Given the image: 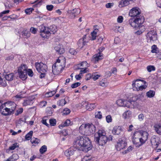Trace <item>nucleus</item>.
Instances as JSON below:
<instances>
[{
  "mask_svg": "<svg viewBox=\"0 0 161 161\" xmlns=\"http://www.w3.org/2000/svg\"><path fill=\"white\" fill-rule=\"evenodd\" d=\"M126 142L125 138L120 139L117 144L115 146L116 148L118 151H120L125 148L126 146Z\"/></svg>",
  "mask_w": 161,
  "mask_h": 161,
  "instance_id": "nucleus-8",
  "label": "nucleus"
},
{
  "mask_svg": "<svg viewBox=\"0 0 161 161\" xmlns=\"http://www.w3.org/2000/svg\"><path fill=\"white\" fill-rule=\"evenodd\" d=\"M30 31L32 34H35L37 31V29L33 27H31L30 29Z\"/></svg>",
  "mask_w": 161,
  "mask_h": 161,
  "instance_id": "nucleus-55",
  "label": "nucleus"
},
{
  "mask_svg": "<svg viewBox=\"0 0 161 161\" xmlns=\"http://www.w3.org/2000/svg\"><path fill=\"white\" fill-rule=\"evenodd\" d=\"M40 35L43 38H48L50 35L51 33L48 30V27H46L43 25L39 26Z\"/></svg>",
  "mask_w": 161,
  "mask_h": 161,
  "instance_id": "nucleus-6",
  "label": "nucleus"
},
{
  "mask_svg": "<svg viewBox=\"0 0 161 161\" xmlns=\"http://www.w3.org/2000/svg\"><path fill=\"white\" fill-rule=\"evenodd\" d=\"M146 81L139 79H137L135 81H133L132 86L134 90L139 91L140 90H142L143 89H145L147 86L143 85V84H145Z\"/></svg>",
  "mask_w": 161,
  "mask_h": 161,
  "instance_id": "nucleus-4",
  "label": "nucleus"
},
{
  "mask_svg": "<svg viewBox=\"0 0 161 161\" xmlns=\"http://www.w3.org/2000/svg\"><path fill=\"white\" fill-rule=\"evenodd\" d=\"M65 66V58L58 59L56 62L53 65L52 72L54 75H57L62 71Z\"/></svg>",
  "mask_w": 161,
  "mask_h": 161,
  "instance_id": "nucleus-3",
  "label": "nucleus"
},
{
  "mask_svg": "<svg viewBox=\"0 0 161 161\" xmlns=\"http://www.w3.org/2000/svg\"><path fill=\"white\" fill-rule=\"evenodd\" d=\"M140 132L136 131L134 133L133 136L132 141L133 143L137 146H141V140L140 138Z\"/></svg>",
  "mask_w": 161,
  "mask_h": 161,
  "instance_id": "nucleus-9",
  "label": "nucleus"
},
{
  "mask_svg": "<svg viewBox=\"0 0 161 161\" xmlns=\"http://www.w3.org/2000/svg\"><path fill=\"white\" fill-rule=\"evenodd\" d=\"M125 104L124 107H126L127 108H129L131 104V102L127 101L126 100H125Z\"/></svg>",
  "mask_w": 161,
  "mask_h": 161,
  "instance_id": "nucleus-50",
  "label": "nucleus"
},
{
  "mask_svg": "<svg viewBox=\"0 0 161 161\" xmlns=\"http://www.w3.org/2000/svg\"><path fill=\"white\" fill-rule=\"evenodd\" d=\"M19 158V156L17 154H13L12 156L8 158L6 161H15Z\"/></svg>",
  "mask_w": 161,
  "mask_h": 161,
  "instance_id": "nucleus-28",
  "label": "nucleus"
},
{
  "mask_svg": "<svg viewBox=\"0 0 161 161\" xmlns=\"http://www.w3.org/2000/svg\"><path fill=\"white\" fill-rule=\"evenodd\" d=\"M34 99L35 97H32L29 98L26 100H24L23 103V106H26L28 105H31L33 103V100Z\"/></svg>",
  "mask_w": 161,
  "mask_h": 161,
  "instance_id": "nucleus-23",
  "label": "nucleus"
},
{
  "mask_svg": "<svg viewBox=\"0 0 161 161\" xmlns=\"http://www.w3.org/2000/svg\"><path fill=\"white\" fill-rule=\"evenodd\" d=\"M79 65H80V66L82 67L79 68L80 69H84L85 68H87V67L89 66V64L87 63L86 61L82 62V63H80Z\"/></svg>",
  "mask_w": 161,
  "mask_h": 161,
  "instance_id": "nucleus-34",
  "label": "nucleus"
},
{
  "mask_svg": "<svg viewBox=\"0 0 161 161\" xmlns=\"http://www.w3.org/2000/svg\"><path fill=\"white\" fill-rule=\"evenodd\" d=\"M27 67L25 64H21L18 68V72L19 77L23 80H25L27 78Z\"/></svg>",
  "mask_w": 161,
  "mask_h": 161,
  "instance_id": "nucleus-5",
  "label": "nucleus"
},
{
  "mask_svg": "<svg viewBox=\"0 0 161 161\" xmlns=\"http://www.w3.org/2000/svg\"><path fill=\"white\" fill-rule=\"evenodd\" d=\"M147 69L149 72H151L152 71H154L155 69V67L152 65L148 66L147 67Z\"/></svg>",
  "mask_w": 161,
  "mask_h": 161,
  "instance_id": "nucleus-48",
  "label": "nucleus"
},
{
  "mask_svg": "<svg viewBox=\"0 0 161 161\" xmlns=\"http://www.w3.org/2000/svg\"><path fill=\"white\" fill-rule=\"evenodd\" d=\"M122 131L121 126H116L114 127L112 132L114 135H119L120 134Z\"/></svg>",
  "mask_w": 161,
  "mask_h": 161,
  "instance_id": "nucleus-22",
  "label": "nucleus"
},
{
  "mask_svg": "<svg viewBox=\"0 0 161 161\" xmlns=\"http://www.w3.org/2000/svg\"><path fill=\"white\" fill-rule=\"evenodd\" d=\"M35 66L37 70L40 73L46 72L47 70V65L42 62L36 63Z\"/></svg>",
  "mask_w": 161,
  "mask_h": 161,
  "instance_id": "nucleus-7",
  "label": "nucleus"
},
{
  "mask_svg": "<svg viewBox=\"0 0 161 161\" xmlns=\"http://www.w3.org/2000/svg\"><path fill=\"white\" fill-rule=\"evenodd\" d=\"M74 153V151L72 148H70L67 150L64 153L66 156L68 157L73 155Z\"/></svg>",
  "mask_w": 161,
  "mask_h": 161,
  "instance_id": "nucleus-31",
  "label": "nucleus"
},
{
  "mask_svg": "<svg viewBox=\"0 0 161 161\" xmlns=\"http://www.w3.org/2000/svg\"><path fill=\"white\" fill-rule=\"evenodd\" d=\"M49 123L51 126H54L56 124V121L55 119H50L49 120Z\"/></svg>",
  "mask_w": 161,
  "mask_h": 161,
  "instance_id": "nucleus-53",
  "label": "nucleus"
},
{
  "mask_svg": "<svg viewBox=\"0 0 161 161\" xmlns=\"http://www.w3.org/2000/svg\"><path fill=\"white\" fill-rule=\"evenodd\" d=\"M147 38L148 40L154 41L157 39L156 32L154 30L151 31L147 34Z\"/></svg>",
  "mask_w": 161,
  "mask_h": 161,
  "instance_id": "nucleus-10",
  "label": "nucleus"
},
{
  "mask_svg": "<svg viewBox=\"0 0 161 161\" xmlns=\"http://www.w3.org/2000/svg\"><path fill=\"white\" fill-rule=\"evenodd\" d=\"M57 53L61 54H63L65 52L64 49L62 45L58 44L56 45L55 48Z\"/></svg>",
  "mask_w": 161,
  "mask_h": 161,
  "instance_id": "nucleus-18",
  "label": "nucleus"
},
{
  "mask_svg": "<svg viewBox=\"0 0 161 161\" xmlns=\"http://www.w3.org/2000/svg\"><path fill=\"white\" fill-rule=\"evenodd\" d=\"M141 14V10L137 7H135L131 9L130 11L129 15L131 17H138Z\"/></svg>",
  "mask_w": 161,
  "mask_h": 161,
  "instance_id": "nucleus-11",
  "label": "nucleus"
},
{
  "mask_svg": "<svg viewBox=\"0 0 161 161\" xmlns=\"http://www.w3.org/2000/svg\"><path fill=\"white\" fill-rule=\"evenodd\" d=\"M69 130H63L60 133L61 135L64 136H66L69 133Z\"/></svg>",
  "mask_w": 161,
  "mask_h": 161,
  "instance_id": "nucleus-46",
  "label": "nucleus"
},
{
  "mask_svg": "<svg viewBox=\"0 0 161 161\" xmlns=\"http://www.w3.org/2000/svg\"><path fill=\"white\" fill-rule=\"evenodd\" d=\"M155 94V92L154 91L150 90L147 93L146 95L148 97L151 98L154 96Z\"/></svg>",
  "mask_w": 161,
  "mask_h": 161,
  "instance_id": "nucleus-36",
  "label": "nucleus"
},
{
  "mask_svg": "<svg viewBox=\"0 0 161 161\" xmlns=\"http://www.w3.org/2000/svg\"><path fill=\"white\" fill-rule=\"evenodd\" d=\"M33 133L32 131H31L26 134L25 136V139L27 140H30L32 136Z\"/></svg>",
  "mask_w": 161,
  "mask_h": 161,
  "instance_id": "nucleus-42",
  "label": "nucleus"
},
{
  "mask_svg": "<svg viewBox=\"0 0 161 161\" xmlns=\"http://www.w3.org/2000/svg\"><path fill=\"white\" fill-rule=\"evenodd\" d=\"M0 112L2 114L4 115H8L12 114L11 112L9 111L8 108L6 107L5 103L3 104L1 107Z\"/></svg>",
  "mask_w": 161,
  "mask_h": 161,
  "instance_id": "nucleus-14",
  "label": "nucleus"
},
{
  "mask_svg": "<svg viewBox=\"0 0 161 161\" xmlns=\"http://www.w3.org/2000/svg\"><path fill=\"white\" fill-rule=\"evenodd\" d=\"M95 130L96 127L92 124H82L79 127L80 132L86 136L93 134Z\"/></svg>",
  "mask_w": 161,
  "mask_h": 161,
  "instance_id": "nucleus-2",
  "label": "nucleus"
},
{
  "mask_svg": "<svg viewBox=\"0 0 161 161\" xmlns=\"http://www.w3.org/2000/svg\"><path fill=\"white\" fill-rule=\"evenodd\" d=\"M69 52L72 55H75L77 53V52L73 48H70L69 50Z\"/></svg>",
  "mask_w": 161,
  "mask_h": 161,
  "instance_id": "nucleus-60",
  "label": "nucleus"
},
{
  "mask_svg": "<svg viewBox=\"0 0 161 161\" xmlns=\"http://www.w3.org/2000/svg\"><path fill=\"white\" fill-rule=\"evenodd\" d=\"M144 115L143 114H141L138 116V119L140 121H142L144 118Z\"/></svg>",
  "mask_w": 161,
  "mask_h": 161,
  "instance_id": "nucleus-59",
  "label": "nucleus"
},
{
  "mask_svg": "<svg viewBox=\"0 0 161 161\" xmlns=\"http://www.w3.org/2000/svg\"><path fill=\"white\" fill-rule=\"evenodd\" d=\"M106 121L108 123H111L112 121V117L110 115H109L106 116Z\"/></svg>",
  "mask_w": 161,
  "mask_h": 161,
  "instance_id": "nucleus-52",
  "label": "nucleus"
},
{
  "mask_svg": "<svg viewBox=\"0 0 161 161\" xmlns=\"http://www.w3.org/2000/svg\"><path fill=\"white\" fill-rule=\"evenodd\" d=\"M103 58V56L102 53H97L93 56L92 60L93 62L96 63Z\"/></svg>",
  "mask_w": 161,
  "mask_h": 161,
  "instance_id": "nucleus-20",
  "label": "nucleus"
},
{
  "mask_svg": "<svg viewBox=\"0 0 161 161\" xmlns=\"http://www.w3.org/2000/svg\"><path fill=\"white\" fill-rule=\"evenodd\" d=\"M86 36H84L82 38L80 39L77 42L79 48L80 49L82 48L86 44Z\"/></svg>",
  "mask_w": 161,
  "mask_h": 161,
  "instance_id": "nucleus-19",
  "label": "nucleus"
},
{
  "mask_svg": "<svg viewBox=\"0 0 161 161\" xmlns=\"http://www.w3.org/2000/svg\"><path fill=\"white\" fill-rule=\"evenodd\" d=\"M151 142L153 147L154 148H156L158 147L159 142L157 141L156 138L152 137L151 139Z\"/></svg>",
  "mask_w": 161,
  "mask_h": 161,
  "instance_id": "nucleus-24",
  "label": "nucleus"
},
{
  "mask_svg": "<svg viewBox=\"0 0 161 161\" xmlns=\"http://www.w3.org/2000/svg\"><path fill=\"white\" fill-rule=\"evenodd\" d=\"M14 75L13 73H10L5 75V78L8 81H11L13 80Z\"/></svg>",
  "mask_w": 161,
  "mask_h": 161,
  "instance_id": "nucleus-33",
  "label": "nucleus"
},
{
  "mask_svg": "<svg viewBox=\"0 0 161 161\" xmlns=\"http://www.w3.org/2000/svg\"><path fill=\"white\" fill-rule=\"evenodd\" d=\"M73 123L71 122L69 119H67L64 123H63L59 126V127L60 128H61V127H63L68 126L69 125H72Z\"/></svg>",
  "mask_w": 161,
  "mask_h": 161,
  "instance_id": "nucleus-25",
  "label": "nucleus"
},
{
  "mask_svg": "<svg viewBox=\"0 0 161 161\" xmlns=\"http://www.w3.org/2000/svg\"><path fill=\"white\" fill-rule=\"evenodd\" d=\"M23 35L25 37V38H28L30 36L31 33L30 32L27 30H25V31H23Z\"/></svg>",
  "mask_w": 161,
  "mask_h": 161,
  "instance_id": "nucleus-45",
  "label": "nucleus"
},
{
  "mask_svg": "<svg viewBox=\"0 0 161 161\" xmlns=\"http://www.w3.org/2000/svg\"><path fill=\"white\" fill-rule=\"evenodd\" d=\"M56 93V92L55 91L47 92L45 94V96L46 97H50L53 96Z\"/></svg>",
  "mask_w": 161,
  "mask_h": 161,
  "instance_id": "nucleus-39",
  "label": "nucleus"
},
{
  "mask_svg": "<svg viewBox=\"0 0 161 161\" xmlns=\"http://www.w3.org/2000/svg\"><path fill=\"white\" fill-rule=\"evenodd\" d=\"M105 131L102 129L99 130L94 135L95 140H98L99 138L107 136Z\"/></svg>",
  "mask_w": 161,
  "mask_h": 161,
  "instance_id": "nucleus-16",
  "label": "nucleus"
},
{
  "mask_svg": "<svg viewBox=\"0 0 161 161\" xmlns=\"http://www.w3.org/2000/svg\"><path fill=\"white\" fill-rule=\"evenodd\" d=\"M140 132V138L141 140V145H142L147 140L148 134L147 132L145 131H142Z\"/></svg>",
  "mask_w": 161,
  "mask_h": 161,
  "instance_id": "nucleus-13",
  "label": "nucleus"
},
{
  "mask_svg": "<svg viewBox=\"0 0 161 161\" xmlns=\"http://www.w3.org/2000/svg\"><path fill=\"white\" fill-rule=\"evenodd\" d=\"M34 9L32 8H29L25 10V12L27 14H30L31 13Z\"/></svg>",
  "mask_w": 161,
  "mask_h": 161,
  "instance_id": "nucleus-56",
  "label": "nucleus"
},
{
  "mask_svg": "<svg viewBox=\"0 0 161 161\" xmlns=\"http://www.w3.org/2000/svg\"><path fill=\"white\" fill-rule=\"evenodd\" d=\"M23 108H19L16 111V112L15 114V115H18L19 114H21L23 112Z\"/></svg>",
  "mask_w": 161,
  "mask_h": 161,
  "instance_id": "nucleus-64",
  "label": "nucleus"
},
{
  "mask_svg": "<svg viewBox=\"0 0 161 161\" xmlns=\"http://www.w3.org/2000/svg\"><path fill=\"white\" fill-rule=\"evenodd\" d=\"M97 32L94 31L91 33V35L92 36V40H94L96 39L97 36Z\"/></svg>",
  "mask_w": 161,
  "mask_h": 161,
  "instance_id": "nucleus-57",
  "label": "nucleus"
},
{
  "mask_svg": "<svg viewBox=\"0 0 161 161\" xmlns=\"http://www.w3.org/2000/svg\"><path fill=\"white\" fill-rule=\"evenodd\" d=\"M97 105V104L96 103L88 104L86 106V108L87 110L91 111L94 109Z\"/></svg>",
  "mask_w": 161,
  "mask_h": 161,
  "instance_id": "nucleus-27",
  "label": "nucleus"
},
{
  "mask_svg": "<svg viewBox=\"0 0 161 161\" xmlns=\"http://www.w3.org/2000/svg\"><path fill=\"white\" fill-rule=\"evenodd\" d=\"M123 27L116 25L114 29V31L116 32H121L123 31Z\"/></svg>",
  "mask_w": 161,
  "mask_h": 161,
  "instance_id": "nucleus-43",
  "label": "nucleus"
},
{
  "mask_svg": "<svg viewBox=\"0 0 161 161\" xmlns=\"http://www.w3.org/2000/svg\"><path fill=\"white\" fill-rule=\"evenodd\" d=\"M129 24L130 25L134 28H139V25L135 21V19H130L129 20Z\"/></svg>",
  "mask_w": 161,
  "mask_h": 161,
  "instance_id": "nucleus-26",
  "label": "nucleus"
},
{
  "mask_svg": "<svg viewBox=\"0 0 161 161\" xmlns=\"http://www.w3.org/2000/svg\"><path fill=\"white\" fill-rule=\"evenodd\" d=\"M130 1L128 0H125V1H121L119 3V7H122L129 5L130 4Z\"/></svg>",
  "mask_w": 161,
  "mask_h": 161,
  "instance_id": "nucleus-30",
  "label": "nucleus"
},
{
  "mask_svg": "<svg viewBox=\"0 0 161 161\" xmlns=\"http://www.w3.org/2000/svg\"><path fill=\"white\" fill-rule=\"evenodd\" d=\"M95 140L97 143L99 144V145L103 146L105 145L108 141V137L107 136H105L101 137L99 138L98 140L96 139Z\"/></svg>",
  "mask_w": 161,
  "mask_h": 161,
  "instance_id": "nucleus-17",
  "label": "nucleus"
},
{
  "mask_svg": "<svg viewBox=\"0 0 161 161\" xmlns=\"http://www.w3.org/2000/svg\"><path fill=\"white\" fill-rule=\"evenodd\" d=\"M125 100L121 99L118 100L116 101V103L118 105L120 106H124L125 104Z\"/></svg>",
  "mask_w": 161,
  "mask_h": 161,
  "instance_id": "nucleus-41",
  "label": "nucleus"
},
{
  "mask_svg": "<svg viewBox=\"0 0 161 161\" xmlns=\"http://www.w3.org/2000/svg\"><path fill=\"white\" fill-rule=\"evenodd\" d=\"M99 85L102 86L104 87L107 85V83L104 80H102L100 82Z\"/></svg>",
  "mask_w": 161,
  "mask_h": 161,
  "instance_id": "nucleus-63",
  "label": "nucleus"
},
{
  "mask_svg": "<svg viewBox=\"0 0 161 161\" xmlns=\"http://www.w3.org/2000/svg\"><path fill=\"white\" fill-rule=\"evenodd\" d=\"M154 130L157 134L161 135V125L155 124L154 126Z\"/></svg>",
  "mask_w": 161,
  "mask_h": 161,
  "instance_id": "nucleus-29",
  "label": "nucleus"
},
{
  "mask_svg": "<svg viewBox=\"0 0 161 161\" xmlns=\"http://www.w3.org/2000/svg\"><path fill=\"white\" fill-rule=\"evenodd\" d=\"M47 118V117L46 116L43 117V118L42 119V122L43 124L46 125V126L47 127H49V125L48 124H47L46 122L47 120V119H46V118Z\"/></svg>",
  "mask_w": 161,
  "mask_h": 161,
  "instance_id": "nucleus-49",
  "label": "nucleus"
},
{
  "mask_svg": "<svg viewBox=\"0 0 161 161\" xmlns=\"http://www.w3.org/2000/svg\"><path fill=\"white\" fill-rule=\"evenodd\" d=\"M135 21H136V23L139 25V28L142 26V25L144 21V18L142 16L137 17L135 19Z\"/></svg>",
  "mask_w": 161,
  "mask_h": 161,
  "instance_id": "nucleus-21",
  "label": "nucleus"
},
{
  "mask_svg": "<svg viewBox=\"0 0 161 161\" xmlns=\"http://www.w3.org/2000/svg\"><path fill=\"white\" fill-rule=\"evenodd\" d=\"M0 85L3 86H7V83L5 80H3V79L0 77Z\"/></svg>",
  "mask_w": 161,
  "mask_h": 161,
  "instance_id": "nucleus-51",
  "label": "nucleus"
},
{
  "mask_svg": "<svg viewBox=\"0 0 161 161\" xmlns=\"http://www.w3.org/2000/svg\"><path fill=\"white\" fill-rule=\"evenodd\" d=\"M70 112V110L69 109L66 108H64V110L63 111V114L65 115H67L69 114Z\"/></svg>",
  "mask_w": 161,
  "mask_h": 161,
  "instance_id": "nucleus-58",
  "label": "nucleus"
},
{
  "mask_svg": "<svg viewBox=\"0 0 161 161\" xmlns=\"http://www.w3.org/2000/svg\"><path fill=\"white\" fill-rule=\"evenodd\" d=\"M47 146L46 145H43L40 148L39 151L41 154H43L47 151Z\"/></svg>",
  "mask_w": 161,
  "mask_h": 161,
  "instance_id": "nucleus-44",
  "label": "nucleus"
},
{
  "mask_svg": "<svg viewBox=\"0 0 161 161\" xmlns=\"http://www.w3.org/2000/svg\"><path fill=\"white\" fill-rule=\"evenodd\" d=\"M131 114V112L130 111H127L124 113L123 116L125 119H126L129 116V114Z\"/></svg>",
  "mask_w": 161,
  "mask_h": 161,
  "instance_id": "nucleus-54",
  "label": "nucleus"
},
{
  "mask_svg": "<svg viewBox=\"0 0 161 161\" xmlns=\"http://www.w3.org/2000/svg\"><path fill=\"white\" fill-rule=\"evenodd\" d=\"M48 30L50 32H51L53 34H54L57 31V26L55 25H52L48 27Z\"/></svg>",
  "mask_w": 161,
  "mask_h": 161,
  "instance_id": "nucleus-32",
  "label": "nucleus"
},
{
  "mask_svg": "<svg viewBox=\"0 0 161 161\" xmlns=\"http://www.w3.org/2000/svg\"><path fill=\"white\" fill-rule=\"evenodd\" d=\"M18 147L19 146L18 145V143H15L13 144L12 146L10 147L9 149L7 150L6 151L8 152V151L10 150H14L16 148Z\"/></svg>",
  "mask_w": 161,
  "mask_h": 161,
  "instance_id": "nucleus-38",
  "label": "nucleus"
},
{
  "mask_svg": "<svg viewBox=\"0 0 161 161\" xmlns=\"http://www.w3.org/2000/svg\"><path fill=\"white\" fill-rule=\"evenodd\" d=\"M80 10L79 8H75L72 10H68V13L69 14L70 16L72 18L75 17L80 13Z\"/></svg>",
  "mask_w": 161,
  "mask_h": 161,
  "instance_id": "nucleus-12",
  "label": "nucleus"
},
{
  "mask_svg": "<svg viewBox=\"0 0 161 161\" xmlns=\"http://www.w3.org/2000/svg\"><path fill=\"white\" fill-rule=\"evenodd\" d=\"M6 107L8 108L9 111L12 113L15 110L16 104L13 102H8L5 103Z\"/></svg>",
  "mask_w": 161,
  "mask_h": 161,
  "instance_id": "nucleus-15",
  "label": "nucleus"
},
{
  "mask_svg": "<svg viewBox=\"0 0 161 161\" xmlns=\"http://www.w3.org/2000/svg\"><path fill=\"white\" fill-rule=\"evenodd\" d=\"M95 117L96 118L101 119L102 117V113L100 111H98L95 112Z\"/></svg>",
  "mask_w": 161,
  "mask_h": 161,
  "instance_id": "nucleus-47",
  "label": "nucleus"
},
{
  "mask_svg": "<svg viewBox=\"0 0 161 161\" xmlns=\"http://www.w3.org/2000/svg\"><path fill=\"white\" fill-rule=\"evenodd\" d=\"M31 142L32 144H37L40 142V140L38 138L33 137L31 139Z\"/></svg>",
  "mask_w": 161,
  "mask_h": 161,
  "instance_id": "nucleus-40",
  "label": "nucleus"
},
{
  "mask_svg": "<svg viewBox=\"0 0 161 161\" xmlns=\"http://www.w3.org/2000/svg\"><path fill=\"white\" fill-rule=\"evenodd\" d=\"M75 147L78 150L87 152L92 148V145L89 138L83 136L77 138L75 142Z\"/></svg>",
  "mask_w": 161,
  "mask_h": 161,
  "instance_id": "nucleus-1",
  "label": "nucleus"
},
{
  "mask_svg": "<svg viewBox=\"0 0 161 161\" xmlns=\"http://www.w3.org/2000/svg\"><path fill=\"white\" fill-rule=\"evenodd\" d=\"M66 103V101L64 99H62L57 102V104L59 106H63Z\"/></svg>",
  "mask_w": 161,
  "mask_h": 161,
  "instance_id": "nucleus-35",
  "label": "nucleus"
},
{
  "mask_svg": "<svg viewBox=\"0 0 161 161\" xmlns=\"http://www.w3.org/2000/svg\"><path fill=\"white\" fill-rule=\"evenodd\" d=\"M28 74L29 76L32 77L33 75V73L31 69H27V75Z\"/></svg>",
  "mask_w": 161,
  "mask_h": 161,
  "instance_id": "nucleus-61",
  "label": "nucleus"
},
{
  "mask_svg": "<svg viewBox=\"0 0 161 161\" xmlns=\"http://www.w3.org/2000/svg\"><path fill=\"white\" fill-rule=\"evenodd\" d=\"M151 52L152 53H158V48L156 45H153L151 47Z\"/></svg>",
  "mask_w": 161,
  "mask_h": 161,
  "instance_id": "nucleus-37",
  "label": "nucleus"
},
{
  "mask_svg": "<svg viewBox=\"0 0 161 161\" xmlns=\"http://www.w3.org/2000/svg\"><path fill=\"white\" fill-rule=\"evenodd\" d=\"M80 82H77L72 84L71 87L72 88H75L80 86Z\"/></svg>",
  "mask_w": 161,
  "mask_h": 161,
  "instance_id": "nucleus-62",
  "label": "nucleus"
}]
</instances>
